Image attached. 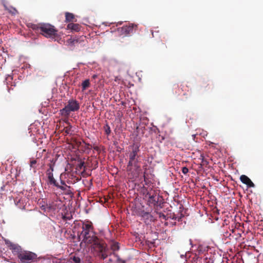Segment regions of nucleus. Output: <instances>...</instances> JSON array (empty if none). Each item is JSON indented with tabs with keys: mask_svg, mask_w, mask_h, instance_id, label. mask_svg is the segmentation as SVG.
I'll return each instance as SVG.
<instances>
[{
	"mask_svg": "<svg viewBox=\"0 0 263 263\" xmlns=\"http://www.w3.org/2000/svg\"><path fill=\"white\" fill-rule=\"evenodd\" d=\"M140 144L138 143H134L129 146L128 152L127 156L128 161L127 165L126 171L128 176L132 179H136L141 174H143V177L145 181V171H146V165H143V168L145 171L143 173L141 167L142 159L140 155Z\"/></svg>",
	"mask_w": 263,
	"mask_h": 263,
	"instance_id": "f257e3e1",
	"label": "nucleus"
},
{
	"mask_svg": "<svg viewBox=\"0 0 263 263\" xmlns=\"http://www.w3.org/2000/svg\"><path fill=\"white\" fill-rule=\"evenodd\" d=\"M82 231L78 233L79 240H82L81 244L84 243L86 245H91L93 246L100 241L96 235L92 223L88 220L82 222Z\"/></svg>",
	"mask_w": 263,
	"mask_h": 263,
	"instance_id": "f03ea898",
	"label": "nucleus"
},
{
	"mask_svg": "<svg viewBox=\"0 0 263 263\" xmlns=\"http://www.w3.org/2000/svg\"><path fill=\"white\" fill-rule=\"evenodd\" d=\"M9 247L13 253L17 254L20 260L18 263H32L37 261V256L35 253L22 250L20 246L12 243H10Z\"/></svg>",
	"mask_w": 263,
	"mask_h": 263,
	"instance_id": "7ed1b4c3",
	"label": "nucleus"
},
{
	"mask_svg": "<svg viewBox=\"0 0 263 263\" xmlns=\"http://www.w3.org/2000/svg\"><path fill=\"white\" fill-rule=\"evenodd\" d=\"M46 174L47 177V184L49 186H55L58 189H61L65 194H70L72 193L71 187L67 185L64 182L61 181L62 185H60L57 180L53 177V173L52 172H46Z\"/></svg>",
	"mask_w": 263,
	"mask_h": 263,
	"instance_id": "20e7f679",
	"label": "nucleus"
},
{
	"mask_svg": "<svg viewBox=\"0 0 263 263\" xmlns=\"http://www.w3.org/2000/svg\"><path fill=\"white\" fill-rule=\"evenodd\" d=\"M40 33L47 38L55 39L58 37V30L54 26L48 23H41Z\"/></svg>",
	"mask_w": 263,
	"mask_h": 263,
	"instance_id": "39448f33",
	"label": "nucleus"
},
{
	"mask_svg": "<svg viewBox=\"0 0 263 263\" xmlns=\"http://www.w3.org/2000/svg\"><path fill=\"white\" fill-rule=\"evenodd\" d=\"M80 109V104L79 102L74 99L69 100L67 104L64 108L60 110L61 115L64 117H68L71 112L78 111Z\"/></svg>",
	"mask_w": 263,
	"mask_h": 263,
	"instance_id": "423d86ee",
	"label": "nucleus"
},
{
	"mask_svg": "<svg viewBox=\"0 0 263 263\" xmlns=\"http://www.w3.org/2000/svg\"><path fill=\"white\" fill-rule=\"evenodd\" d=\"M92 247L97 251V255L99 258L104 260L108 256V250L106 245L100 240Z\"/></svg>",
	"mask_w": 263,
	"mask_h": 263,
	"instance_id": "0eeeda50",
	"label": "nucleus"
},
{
	"mask_svg": "<svg viewBox=\"0 0 263 263\" xmlns=\"http://www.w3.org/2000/svg\"><path fill=\"white\" fill-rule=\"evenodd\" d=\"M148 196V203L150 206L158 205L162 197L155 190H151L147 194Z\"/></svg>",
	"mask_w": 263,
	"mask_h": 263,
	"instance_id": "6e6552de",
	"label": "nucleus"
},
{
	"mask_svg": "<svg viewBox=\"0 0 263 263\" xmlns=\"http://www.w3.org/2000/svg\"><path fill=\"white\" fill-rule=\"evenodd\" d=\"M137 26L133 24H129L128 25H124L122 27L118 28V31L121 35L127 36L133 33L134 28H137Z\"/></svg>",
	"mask_w": 263,
	"mask_h": 263,
	"instance_id": "1a4fd4ad",
	"label": "nucleus"
},
{
	"mask_svg": "<svg viewBox=\"0 0 263 263\" xmlns=\"http://www.w3.org/2000/svg\"><path fill=\"white\" fill-rule=\"evenodd\" d=\"M240 180L243 183L246 184L248 187H254L255 186L254 183L245 175H241Z\"/></svg>",
	"mask_w": 263,
	"mask_h": 263,
	"instance_id": "9d476101",
	"label": "nucleus"
},
{
	"mask_svg": "<svg viewBox=\"0 0 263 263\" xmlns=\"http://www.w3.org/2000/svg\"><path fill=\"white\" fill-rule=\"evenodd\" d=\"M67 29L72 31L79 32L81 29V26L78 24L69 23L67 26Z\"/></svg>",
	"mask_w": 263,
	"mask_h": 263,
	"instance_id": "9b49d317",
	"label": "nucleus"
},
{
	"mask_svg": "<svg viewBox=\"0 0 263 263\" xmlns=\"http://www.w3.org/2000/svg\"><path fill=\"white\" fill-rule=\"evenodd\" d=\"M75 16L73 13L69 12L65 13V22H71L75 21Z\"/></svg>",
	"mask_w": 263,
	"mask_h": 263,
	"instance_id": "f8f14e48",
	"label": "nucleus"
},
{
	"mask_svg": "<svg viewBox=\"0 0 263 263\" xmlns=\"http://www.w3.org/2000/svg\"><path fill=\"white\" fill-rule=\"evenodd\" d=\"M183 91L182 87L180 88L178 85L174 84L173 87V93L178 96H179L181 91Z\"/></svg>",
	"mask_w": 263,
	"mask_h": 263,
	"instance_id": "ddd939ff",
	"label": "nucleus"
},
{
	"mask_svg": "<svg viewBox=\"0 0 263 263\" xmlns=\"http://www.w3.org/2000/svg\"><path fill=\"white\" fill-rule=\"evenodd\" d=\"M5 9L9 12L10 14L12 15H16L18 13L17 10L14 7L12 6L8 7L6 5H4Z\"/></svg>",
	"mask_w": 263,
	"mask_h": 263,
	"instance_id": "4468645a",
	"label": "nucleus"
},
{
	"mask_svg": "<svg viewBox=\"0 0 263 263\" xmlns=\"http://www.w3.org/2000/svg\"><path fill=\"white\" fill-rule=\"evenodd\" d=\"M27 26L29 28L32 29L33 30L39 31L40 29L41 24H34L32 23H28L27 24Z\"/></svg>",
	"mask_w": 263,
	"mask_h": 263,
	"instance_id": "2eb2a0df",
	"label": "nucleus"
},
{
	"mask_svg": "<svg viewBox=\"0 0 263 263\" xmlns=\"http://www.w3.org/2000/svg\"><path fill=\"white\" fill-rule=\"evenodd\" d=\"M56 209L55 206L51 204H47L46 206L44 208L45 211L50 212Z\"/></svg>",
	"mask_w": 263,
	"mask_h": 263,
	"instance_id": "dca6fc26",
	"label": "nucleus"
},
{
	"mask_svg": "<svg viewBox=\"0 0 263 263\" xmlns=\"http://www.w3.org/2000/svg\"><path fill=\"white\" fill-rule=\"evenodd\" d=\"M110 248L113 251H118L120 249L119 243L117 242H114L111 243Z\"/></svg>",
	"mask_w": 263,
	"mask_h": 263,
	"instance_id": "f3484780",
	"label": "nucleus"
},
{
	"mask_svg": "<svg viewBox=\"0 0 263 263\" xmlns=\"http://www.w3.org/2000/svg\"><path fill=\"white\" fill-rule=\"evenodd\" d=\"M90 86V82L88 79L85 80L83 82L82 84V90H85L87 88L89 87Z\"/></svg>",
	"mask_w": 263,
	"mask_h": 263,
	"instance_id": "a211bd4d",
	"label": "nucleus"
},
{
	"mask_svg": "<svg viewBox=\"0 0 263 263\" xmlns=\"http://www.w3.org/2000/svg\"><path fill=\"white\" fill-rule=\"evenodd\" d=\"M48 166H49V168L46 171V172H49L53 173L54 166V162L53 161V159H52L50 163L48 164Z\"/></svg>",
	"mask_w": 263,
	"mask_h": 263,
	"instance_id": "6ab92c4d",
	"label": "nucleus"
},
{
	"mask_svg": "<svg viewBox=\"0 0 263 263\" xmlns=\"http://www.w3.org/2000/svg\"><path fill=\"white\" fill-rule=\"evenodd\" d=\"M156 213L161 219L167 220V216H168V214L164 215L163 213L158 211H156Z\"/></svg>",
	"mask_w": 263,
	"mask_h": 263,
	"instance_id": "aec40b11",
	"label": "nucleus"
},
{
	"mask_svg": "<svg viewBox=\"0 0 263 263\" xmlns=\"http://www.w3.org/2000/svg\"><path fill=\"white\" fill-rule=\"evenodd\" d=\"M72 128V126L71 125H69L67 127H65L64 129L65 133L67 134H71V129Z\"/></svg>",
	"mask_w": 263,
	"mask_h": 263,
	"instance_id": "412c9836",
	"label": "nucleus"
},
{
	"mask_svg": "<svg viewBox=\"0 0 263 263\" xmlns=\"http://www.w3.org/2000/svg\"><path fill=\"white\" fill-rule=\"evenodd\" d=\"M168 218L176 220H177V217L174 213H170V214H168V216H167V219H168Z\"/></svg>",
	"mask_w": 263,
	"mask_h": 263,
	"instance_id": "4be33fe9",
	"label": "nucleus"
},
{
	"mask_svg": "<svg viewBox=\"0 0 263 263\" xmlns=\"http://www.w3.org/2000/svg\"><path fill=\"white\" fill-rule=\"evenodd\" d=\"M72 259L74 263H81V259L78 256H73Z\"/></svg>",
	"mask_w": 263,
	"mask_h": 263,
	"instance_id": "5701e85b",
	"label": "nucleus"
},
{
	"mask_svg": "<svg viewBox=\"0 0 263 263\" xmlns=\"http://www.w3.org/2000/svg\"><path fill=\"white\" fill-rule=\"evenodd\" d=\"M37 161L36 160H32L30 162V166L31 167H34V165L36 164Z\"/></svg>",
	"mask_w": 263,
	"mask_h": 263,
	"instance_id": "b1692460",
	"label": "nucleus"
},
{
	"mask_svg": "<svg viewBox=\"0 0 263 263\" xmlns=\"http://www.w3.org/2000/svg\"><path fill=\"white\" fill-rule=\"evenodd\" d=\"M111 132V130L110 127L108 125H106V129H105V133L106 135H108L110 134Z\"/></svg>",
	"mask_w": 263,
	"mask_h": 263,
	"instance_id": "393cba45",
	"label": "nucleus"
},
{
	"mask_svg": "<svg viewBox=\"0 0 263 263\" xmlns=\"http://www.w3.org/2000/svg\"><path fill=\"white\" fill-rule=\"evenodd\" d=\"M182 172L184 174H186L189 172V169L186 167H183L182 168Z\"/></svg>",
	"mask_w": 263,
	"mask_h": 263,
	"instance_id": "a878e982",
	"label": "nucleus"
},
{
	"mask_svg": "<svg viewBox=\"0 0 263 263\" xmlns=\"http://www.w3.org/2000/svg\"><path fill=\"white\" fill-rule=\"evenodd\" d=\"M143 216L144 217H146V218H148L149 217H152V215H150V214H149V213H145L144 214V215H143Z\"/></svg>",
	"mask_w": 263,
	"mask_h": 263,
	"instance_id": "bb28decb",
	"label": "nucleus"
},
{
	"mask_svg": "<svg viewBox=\"0 0 263 263\" xmlns=\"http://www.w3.org/2000/svg\"><path fill=\"white\" fill-rule=\"evenodd\" d=\"M91 146L89 144H85V149H90Z\"/></svg>",
	"mask_w": 263,
	"mask_h": 263,
	"instance_id": "cd10ccee",
	"label": "nucleus"
},
{
	"mask_svg": "<svg viewBox=\"0 0 263 263\" xmlns=\"http://www.w3.org/2000/svg\"><path fill=\"white\" fill-rule=\"evenodd\" d=\"M84 162H82V161H81L80 162V163L79 164V167L80 169H81L82 168V167L84 166Z\"/></svg>",
	"mask_w": 263,
	"mask_h": 263,
	"instance_id": "c85d7f7f",
	"label": "nucleus"
},
{
	"mask_svg": "<svg viewBox=\"0 0 263 263\" xmlns=\"http://www.w3.org/2000/svg\"><path fill=\"white\" fill-rule=\"evenodd\" d=\"M177 220L179 221H181V218H182V214H181V216H177Z\"/></svg>",
	"mask_w": 263,
	"mask_h": 263,
	"instance_id": "c756f323",
	"label": "nucleus"
},
{
	"mask_svg": "<svg viewBox=\"0 0 263 263\" xmlns=\"http://www.w3.org/2000/svg\"><path fill=\"white\" fill-rule=\"evenodd\" d=\"M93 149H94L95 150H96V151H98V152L100 151V149H99V147H98V146H95V147H93Z\"/></svg>",
	"mask_w": 263,
	"mask_h": 263,
	"instance_id": "7c9ffc66",
	"label": "nucleus"
},
{
	"mask_svg": "<svg viewBox=\"0 0 263 263\" xmlns=\"http://www.w3.org/2000/svg\"><path fill=\"white\" fill-rule=\"evenodd\" d=\"M192 137H193V139H194V138H195V137H196V135H192Z\"/></svg>",
	"mask_w": 263,
	"mask_h": 263,
	"instance_id": "2f4dec72",
	"label": "nucleus"
},
{
	"mask_svg": "<svg viewBox=\"0 0 263 263\" xmlns=\"http://www.w3.org/2000/svg\"><path fill=\"white\" fill-rule=\"evenodd\" d=\"M96 77H97V76H96V75H94V76H93V78H95Z\"/></svg>",
	"mask_w": 263,
	"mask_h": 263,
	"instance_id": "473e14b6",
	"label": "nucleus"
},
{
	"mask_svg": "<svg viewBox=\"0 0 263 263\" xmlns=\"http://www.w3.org/2000/svg\"><path fill=\"white\" fill-rule=\"evenodd\" d=\"M55 263H60V261H59V262L56 261Z\"/></svg>",
	"mask_w": 263,
	"mask_h": 263,
	"instance_id": "72a5a7b5",
	"label": "nucleus"
}]
</instances>
